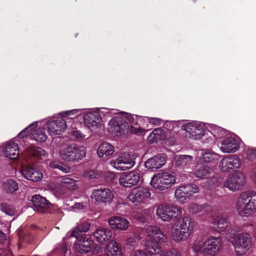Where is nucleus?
I'll return each instance as SVG.
<instances>
[{"mask_svg":"<svg viewBox=\"0 0 256 256\" xmlns=\"http://www.w3.org/2000/svg\"><path fill=\"white\" fill-rule=\"evenodd\" d=\"M222 245L220 236H210L204 240H198L194 242L192 250L196 254L205 256H215L220 250Z\"/></svg>","mask_w":256,"mask_h":256,"instance_id":"obj_1","label":"nucleus"},{"mask_svg":"<svg viewBox=\"0 0 256 256\" xmlns=\"http://www.w3.org/2000/svg\"><path fill=\"white\" fill-rule=\"evenodd\" d=\"M236 208L238 214L242 218L253 215L256 212V191L242 192L237 198Z\"/></svg>","mask_w":256,"mask_h":256,"instance_id":"obj_2","label":"nucleus"},{"mask_svg":"<svg viewBox=\"0 0 256 256\" xmlns=\"http://www.w3.org/2000/svg\"><path fill=\"white\" fill-rule=\"evenodd\" d=\"M226 236L228 240L232 244L236 256H242L245 254L252 246V237L248 232L235 235L232 234L231 232H228Z\"/></svg>","mask_w":256,"mask_h":256,"instance_id":"obj_3","label":"nucleus"},{"mask_svg":"<svg viewBox=\"0 0 256 256\" xmlns=\"http://www.w3.org/2000/svg\"><path fill=\"white\" fill-rule=\"evenodd\" d=\"M86 148L76 144L64 146L58 152L59 156L62 160L70 163L78 162L86 156Z\"/></svg>","mask_w":256,"mask_h":256,"instance_id":"obj_4","label":"nucleus"},{"mask_svg":"<svg viewBox=\"0 0 256 256\" xmlns=\"http://www.w3.org/2000/svg\"><path fill=\"white\" fill-rule=\"evenodd\" d=\"M156 214L158 218L162 222H168L180 216L182 214V210L178 206L162 204L156 207Z\"/></svg>","mask_w":256,"mask_h":256,"instance_id":"obj_5","label":"nucleus"},{"mask_svg":"<svg viewBox=\"0 0 256 256\" xmlns=\"http://www.w3.org/2000/svg\"><path fill=\"white\" fill-rule=\"evenodd\" d=\"M176 182V177L174 173L164 172L154 175L150 184L155 189L164 190L170 188Z\"/></svg>","mask_w":256,"mask_h":256,"instance_id":"obj_6","label":"nucleus"},{"mask_svg":"<svg viewBox=\"0 0 256 256\" xmlns=\"http://www.w3.org/2000/svg\"><path fill=\"white\" fill-rule=\"evenodd\" d=\"M136 154L132 152L120 154L116 160L110 162L112 166L118 170H126L135 164Z\"/></svg>","mask_w":256,"mask_h":256,"instance_id":"obj_7","label":"nucleus"},{"mask_svg":"<svg viewBox=\"0 0 256 256\" xmlns=\"http://www.w3.org/2000/svg\"><path fill=\"white\" fill-rule=\"evenodd\" d=\"M38 122H34L30 124L18 134V138H22L29 136L32 139L37 142H45L47 139V136L44 129V128H36Z\"/></svg>","mask_w":256,"mask_h":256,"instance_id":"obj_8","label":"nucleus"},{"mask_svg":"<svg viewBox=\"0 0 256 256\" xmlns=\"http://www.w3.org/2000/svg\"><path fill=\"white\" fill-rule=\"evenodd\" d=\"M151 193L148 188L138 186L131 190L128 195V199L135 206L145 204L150 198Z\"/></svg>","mask_w":256,"mask_h":256,"instance_id":"obj_9","label":"nucleus"},{"mask_svg":"<svg viewBox=\"0 0 256 256\" xmlns=\"http://www.w3.org/2000/svg\"><path fill=\"white\" fill-rule=\"evenodd\" d=\"M246 184V178L244 174L240 171H236L228 176L224 182V186L232 192L242 189Z\"/></svg>","mask_w":256,"mask_h":256,"instance_id":"obj_10","label":"nucleus"},{"mask_svg":"<svg viewBox=\"0 0 256 256\" xmlns=\"http://www.w3.org/2000/svg\"><path fill=\"white\" fill-rule=\"evenodd\" d=\"M128 128V122L122 118V116L119 115L114 116L110 120L107 128L108 132L113 136L124 134L127 132Z\"/></svg>","mask_w":256,"mask_h":256,"instance_id":"obj_11","label":"nucleus"},{"mask_svg":"<svg viewBox=\"0 0 256 256\" xmlns=\"http://www.w3.org/2000/svg\"><path fill=\"white\" fill-rule=\"evenodd\" d=\"M186 131V136L193 140H200L205 134L206 130L203 124L198 122H188L182 125Z\"/></svg>","mask_w":256,"mask_h":256,"instance_id":"obj_12","label":"nucleus"},{"mask_svg":"<svg viewBox=\"0 0 256 256\" xmlns=\"http://www.w3.org/2000/svg\"><path fill=\"white\" fill-rule=\"evenodd\" d=\"M70 237H74L76 238L74 248L79 253L88 252L93 243L90 237L84 236L79 237V234L76 230H72L67 233L66 238Z\"/></svg>","mask_w":256,"mask_h":256,"instance_id":"obj_13","label":"nucleus"},{"mask_svg":"<svg viewBox=\"0 0 256 256\" xmlns=\"http://www.w3.org/2000/svg\"><path fill=\"white\" fill-rule=\"evenodd\" d=\"M84 125L92 131L94 130L100 126L102 118L98 110L92 109L85 110L83 115Z\"/></svg>","mask_w":256,"mask_h":256,"instance_id":"obj_14","label":"nucleus"},{"mask_svg":"<svg viewBox=\"0 0 256 256\" xmlns=\"http://www.w3.org/2000/svg\"><path fill=\"white\" fill-rule=\"evenodd\" d=\"M240 140L236 136H226L218 144L220 151L223 153H234L240 148Z\"/></svg>","mask_w":256,"mask_h":256,"instance_id":"obj_15","label":"nucleus"},{"mask_svg":"<svg viewBox=\"0 0 256 256\" xmlns=\"http://www.w3.org/2000/svg\"><path fill=\"white\" fill-rule=\"evenodd\" d=\"M47 130L51 136L60 135L67 128L66 122L62 118H50L44 121Z\"/></svg>","mask_w":256,"mask_h":256,"instance_id":"obj_16","label":"nucleus"},{"mask_svg":"<svg viewBox=\"0 0 256 256\" xmlns=\"http://www.w3.org/2000/svg\"><path fill=\"white\" fill-rule=\"evenodd\" d=\"M114 198L113 192L108 188L94 190L91 194L92 200L98 204L111 203Z\"/></svg>","mask_w":256,"mask_h":256,"instance_id":"obj_17","label":"nucleus"},{"mask_svg":"<svg viewBox=\"0 0 256 256\" xmlns=\"http://www.w3.org/2000/svg\"><path fill=\"white\" fill-rule=\"evenodd\" d=\"M145 232L146 235L155 242L164 244L168 241V236L157 226H148L145 229Z\"/></svg>","mask_w":256,"mask_h":256,"instance_id":"obj_18","label":"nucleus"},{"mask_svg":"<svg viewBox=\"0 0 256 256\" xmlns=\"http://www.w3.org/2000/svg\"><path fill=\"white\" fill-rule=\"evenodd\" d=\"M140 174L138 170H134L128 172H123L119 178L120 185L125 188H130L136 185L140 182Z\"/></svg>","mask_w":256,"mask_h":256,"instance_id":"obj_19","label":"nucleus"},{"mask_svg":"<svg viewBox=\"0 0 256 256\" xmlns=\"http://www.w3.org/2000/svg\"><path fill=\"white\" fill-rule=\"evenodd\" d=\"M20 172L25 178L33 182H40L43 178L42 172L32 166H23L21 167Z\"/></svg>","mask_w":256,"mask_h":256,"instance_id":"obj_20","label":"nucleus"},{"mask_svg":"<svg viewBox=\"0 0 256 256\" xmlns=\"http://www.w3.org/2000/svg\"><path fill=\"white\" fill-rule=\"evenodd\" d=\"M102 110H104L106 111L104 112V114L108 116H112L116 114H120L122 118H125L126 120L130 121L132 124H140V122L144 120V118L142 116L138 115H134L126 113L125 112H120L117 109H108L107 108H100Z\"/></svg>","mask_w":256,"mask_h":256,"instance_id":"obj_21","label":"nucleus"},{"mask_svg":"<svg viewBox=\"0 0 256 256\" xmlns=\"http://www.w3.org/2000/svg\"><path fill=\"white\" fill-rule=\"evenodd\" d=\"M108 222L112 229L120 230H126L130 226V222L120 216H112L108 219Z\"/></svg>","mask_w":256,"mask_h":256,"instance_id":"obj_22","label":"nucleus"},{"mask_svg":"<svg viewBox=\"0 0 256 256\" xmlns=\"http://www.w3.org/2000/svg\"><path fill=\"white\" fill-rule=\"evenodd\" d=\"M158 244L152 240H147L144 244L146 254L148 256H163V250Z\"/></svg>","mask_w":256,"mask_h":256,"instance_id":"obj_23","label":"nucleus"},{"mask_svg":"<svg viewBox=\"0 0 256 256\" xmlns=\"http://www.w3.org/2000/svg\"><path fill=\"white\" fill-rule=\"evenodd\" d=\"M166 160L165 155L158 154L148 159L145 162V166L150 170L158 169L165 164Z\"/></svg>","mask_w":256,"mask_h":256,"instance_id":"obj_24","label":"nucleus"},{"mask_svg":"<svg viewBox=\"0 0 256 256\" xmlns=\"http://www.w3.org/2000/svg\"><path fill=\"white\" fill-rule=\"evenodd\" d=\"M4 156L11 159H16L19 154L18 144L13 140L8 142L4 146L3 150Z\"/></svg>","mask_w":256,"mask_h":256,"instance_id":"obj_25","label":"nucleus"},{"mask_svg":"<svg viewBox=\"0 0 256 256\" xmlns=\"http://www.w3.org/2000/svg\"><path fill=\"white\" fill-rule=\"evenodd\" d=\"M32 202L34 210L40 212H44V210L49 207L50 204L46 199L40 195L34 196L32 198Z\"/></svg>","mask_w":256,"mask_h":256,"instance_id":"obj_26","label":"nucleus"},{"mask_svg":"<svg viewBox=\"0 0 256 256\" xmlns=\"http://www.w3.org/2000/svg\"><path fill=\"white\" fill-rule=\"evenodd\" d=\"M220 156L209 150H200L198 152L196 158L200 162L205 163L213 162Z\"/></svg>","mask_w":256,"mask_h":256,"instance_id":"obj_27","label":"nucleus"},{"mask_svg":"<svg viewBox=\"0 0 256 256\" xmlns=\"http://www.w3.org/2000/svg\"><path fill=\"white\" fill-rule=\"evenodd\" d=\"M170 236L172 240L176 242H184L190 236L185 230L180 229L176 224H173L172 226Z\"/></svg>","mask_w":256,"mask_h":256,"instance_id":"obj_28","label":"nucleus"},{"mask_svg":"<svg viewBox=\"0 0 256 256\" xmlns=\"http://www.w3.org/2000/svg\"><path fill=\"white\" fill-rule=\"evenodd\" d=\"M210 224L212 230L218 233L226 231L228 228V218L224 216H219Z\"/></svg>","mask_w":256,"mask_h":256,"instance_id":"obj_29","label":"nucleus"},{"mask_svg":"<svg viewBox=\"0 0 256 256\" xmlns=\"http://www.w3.org/2000/svg\"><path fill=\"white\" fill-rule=\"evenodd\" d=\"M94 238L99 242L108 240L112 236V230L103 227L98 228L93 233Z\"/></svg>","mask_w":256,"mask_h":256,"instance_id":"obj_30","label":"nucleus"},{"mask_svg":"<svg viewBox=\"0 0 256 256\" xmlns=\"http://www.w3.org/2000/svg\"><path fill=\"white\" fill-rule=\"evenodd\" d=\"M106 254L107 256H122V247L116 240H110L106 248Z\"/></svg>","mask_w":256,"mask_h":256,"instance_id":"obj_31","label":"nucleus"},{"mask_svg":"<svg viewBox=\"0 0 256 256\" xmlns=\"http://www.w3.org/2000/svg\"><path fill=\"white\" fill-rule=\"evenodd\" d=\"M77 181L74 179L66 177L64 178L60 182V184H57L54 186V190L58 192L60 194L64 193L62 190H60L59 187L62 186H64L70 190H76L78 188V185L77 184Z\"/></svg>","mask_w":256,"mask_h":256,"instance_id":"obj_32","label":"nucleus"},{"mask_svg":"<svg viewBox=\"0 0 256 256\" xmlns=\"http://www.w3.org/2000/svg\"><path fill=\"white\" fill-rule=\"evenodd\" d=\"M180 228L182 229L190 236L195 225L194 222L188 216H183L178 220Z\"/></svg>","mask_w":256,"mask_h":256,"instance_id":"obj_33","label":"nucleus"},{"mask_svg":"<svg viewBox=\"0 0 256 256\" xmlns=\"http://www.w3.org/2000/svg\"><path fill=\"white\" fill-rule=\"evenodd\" d=\"M168 138L167 132L162 128H156L150 134L148 140L150 142H154L160 140L166 139Z\"/></svg>","mask_w":256,"mask_h":256,"instance_id":"obj_34","label":"nucleus"},{"mask_svg":"<svg viewBox=\"0 0 256 256\" xmlns=\"http://www.w3.org/2000/svg\"><path fill=\"white\" fill-rule=\"evenodd\" d=\"M114 152V146L107 142L101 144L97 150V154L100 158H102L104 156H111Z\"/></svg>","mask_w":256,"mask_h":256,"instance_id":"obj_35","label":"nucleus"},{"mask_svg":"<svg viewBox=\"0 0 256 256\" xmlns=\"http://www.w3.org/2000/svg\"><path fill=\"white\" fill-rule=\"evenodd\" d=\"M227 135V132L224 128L216 126L213 127L211 132L206 131V136L211 140H213V138H224Z\"/></svg>","mask_w":256,"mask_h":256,"instance_id":"obj_36","label":"nucleus"},{"mask_svg":"<svg viewBox=\"0 0 256 256\" xmlns=\"http://www.w3.org/2000/svg\"><path fill=\"white\" fill-rule=\"evenodd\" d=\"M203 210H205L207 212H212V208L207 204L200 205L192 203L188 206V210L189 212L192 214H196L202 211Z\"/></svg>","mask_w":256,"mask_h":256,"instance_id":"obj_37","label":"nucleus"},{"mask_svg":"<svg viewBox=\"0 0 256 256\" xmlns=\"http://www.w3.org/2000/svg\"><path fill=\"white\" fill-rule=\"evenodd\" d=\"M176 164L182 166H187L192 162V157L189 155L176 156L174 158Z\"/></svg>","mask_w":256,"mask_h":256,"instance_id":"obj_38","label":"nucleus"},{"mask_svg":"<svg viewBox=\"0 0 256 256\" xmlns=\"http://www.w3.org/2000/svg\"><path fill=\"white\" fill-rule=\"evenodd\" d=\"M186 192V190L184 184L178 186L175 190V198L180 203H184L186 198L188 197Z\"/></svg>","mask_w":256,"mask_h":256,"instance_id":"obj_39","label":"nucleus"},{"mask_svg":"<svg viewBox=\"0 0 256 256\" xmlns=\"http://www.w3.org/2000/svg\"><path fill=\"white\" fill-rule=\"evenodd\" d=\"M3 186L8 193H12L18 189V184L14 180L8 179L3 182Z\"/></svg>","mask_w":256,"mask_h":256,"instance_id":"obj_40","label":"nucleus"},{"mask_svg":"<svg viewBox=\"0 0 256 256\" xmlns=\"http://www.w3.org/2000/svg\"><path fill=\"white\" fill-rule=\"evenodd\" d=\"M30 154L40 159H44L46 157L47 154L45 150L38 147H30L28 149Z\"/></svg>","mask_w":256,"mask_h":256,"instance_id":"obj_41","label":"nucleus"},{"mask_svg":"<svg viewBox=\"0 0 256 256\" xmlns=\"http://www.w3.org/2000/svg\"><path fill=\"white\" fill-rule=\"evenodd\" d=\"M230 170L239 168L242 165L240 158L236 154L228 155Z\"/></svg>","mask_w":256,"mask_h":256,"instance_id":"obj_42","label":"nucleus"},{"mask_svg":"<svg viewBox=\"0 0 256 256\" xmlns=\"http://www.w3.org/2000/svg\"><path fill=\"white\" fill-rule=\"evenodd\" d=\"M210 173V168L207 166H204L196 170L194 172V175L197 178L202 179L206 178Z\"/></svg>","mask_w":256,"mask_h":256,"instance_id":"obj_43","label":"nucleus"},{"mask_svg":"<svg viewBox=\"0 0 256 256\" xmlns=\"http://www.w3.org/2000/svg\"><path fill=\"white\" fill-rule=\"evenodd\" d=\"M229 164V158H228V156H222V158L218 164V167L221 172H228L230 170Z\"/></svg>","mask_w":256,"mask_h":256,"instance_id":"obj_44","label":"nucleus"},{"mask_svg":"<svg viewBox=\"0 0 256 256\" xmlns=\"http://www.w3.org/2000/svg\"><path fill=\"white\" fill-rule=\"evenodd\" d=\"M90 224L85 220L80 221L76 225V228L73 230H76V232H88L90 228Z\"/></svg>","mask_w":256,"mask_h":256,"instance_id":"obj_45","label":"nucleus"},{"mask_svg":"<svg viewBox=\"0 0 256 256\" xmlns=\"http://www.w3.org/2000/svg\"><path fill=\"white\" fill-rule=\"evenodd\" d=\"M244 153L248 160L252 161L256 159V148L246 146L244 149Z\"/></svg>","mask_w":256,"mask_h":256,"instance_id":"obj_46","label":"nucleus"},{"mask_svg":"<svg viewBox=\"0 0 256 256\" xmlns=\"http://www.w3.org/2000/svg\"><path fill=\"white\" fill-rule=\"evenodd\" d=\"M184 186L186 190V193L188 197L198 192L199 189L197 186L195 184H184Z\"/></svg>","mask_w":256,"mask_h":256,"instance_id":"obj_47","label":"nucleus"},{"mask_svg":"<svg viewBox=\"0 0 256 256\" xmlns=\"http://www.w3.org/2000/svg\"><path fill=\"white\" fill-rule=\"evenodd\" d=\"M2 211L7 215L12 216L15 214V209L13 206L4 203L2 206Z\"/></svg>","mask_w":256,"mask_h":256,"instance_id":"obj_48","label":"nucleus"},{"mask_svg":"<svg viewBox=\"0 0 256 256\" xmlns=\"http://www.w3.org/2000/svg\"><path fill=\"white\" fill-rule=\"evenodd\" d=\"M82 109H74L62 112L59 114V115L62 117H72L82 110Z\"/></svg>","mask_w":256,"mask_h":256,"instance_id":"obj_49","label":"nucleus"},{"mask_svg":"<svg viewBox=\"0 0 256 256\" xmlns=\"http://www.w3.org/2000/svg\"><path fill=\"white\" fill-rule=\"evenodd\" d=\"M100 174L97 171L90 170L84 172V176L86 178H96L100 176Z\"/></svg>","mask_w":256,"mask_h":256,"instance_id":"obj_50","label":"nucleus"},{"mask_svg":"<svg viewBox=\"0 0 256 256\" xmlns=\"http://www.w3.org/2000/svg\"><path fill=\"white\" fill-rule=\"evenodd\" d=\"M178 122L176 121H166L164 124V127L168 131L171 130L174 128L175 126H177Z\"/></svg>","mask_w":256,"mask_h":256,"instance_id":"obj_51","label":"nucleus"},{"mask_svg":"<svg viewBox=\"0 0 256 256\" xmlns=\"http://www.w3.org/2000/svg\"><path fill=\"white\" fill-rule=\"evenodd\" d=\"M144 120L154 126L160 125L162 123V120L156 118L144 117Z\"/></svg>","mask_w":256,"mask_h":256,"instance_id":"obj_52","label":"nucleus"},{"mask_svg":"<svg viewBox=\"0 0 256 256\" xmlns=\"http://www.w3.org/2000/svg\"><path fill=\"white\" fill-rule=\"evenodd\" d=\"M138 240V238L135 236H131L126 240V246L134 247L136 245Z\"/></svg>","mask_w":256,"mask_h":256,"instance_id":"obj_53","label":"nucleus"},{"mask_svg":"<svg viewBox=\"0 0 256 256\" xmlns=\"http://www.w3.org/2000/svg\"><path fill=\"white\" fill-rule=\"evenodd\" d=\"M72 136L78 139H82L84 138V135L79 130H74L72 132Z\"/></svg>","mask_w":256,"mask_h":256,"instance_id":"obj_54","label":"nucleus"},{"mask_svg":"<svg viewBox=\"0 0 256 256\" xmlns=\"http://www.w3.org/2000/svg\"><path fill=\"white\" fill-rule=\"evenodd\" d=\"M164 256H180V255L178 251L175 250H170L166 252Z\"/></svg>","mask_w":256,"mask_h":256,"instance_id":"obj_55","label":"nucleus"},{"mask_svg":"<svg viewBox=\"0 0 256 256\" xmlns=\"http://www.w3.org/2000/svg\"><path fill=\"white\" fill-rule=\"evenodd\" d=\"M132 256H146V252L142 250H136L133 252Z\"/></svg>","mask_w":256,"mask_h":256,"instance_id":"obj_56","label":"nucleus"},{"mask_svg":"<svg viewBox=\"0 0 256 256\" xmlns=\"http://www.w3.org/2000/svg\"><path fill=\"white\" fill-rule=\"evenodd\" d=\"M58 169L60 170H62V172H63L65 173H68L70 172V167L67 166L60 165Z\"/></svg>","mask_w":256,"mask_h":256,"instance_id":"obj_57","label":"nucleus"},{"mask_svg":"<svg viewBox=\"0 0 256 256\" xmlns=\"http://www.w3.org/2000/svg\"><path fill=\"white\" fill-rule=\"evenodd\" d=\"M49 166L51 168H58L60 166V165L58 164V162L55 161H52V162H50Z\"/></svg>","mask_w":256,"mask_h":256,"instance_id":"obj_58","label":"nucleus"},{"mask_svg":"<svg viewBox=\"0 0 256 256\" xmlns=\"http://www.w3.org/2000/svg\"><path fill=\"white\" fill-rule=\"evenodd\" d=\"M6 240V236L3 232H0V243Z\"/></svg>","mask_w":256,"mask_h":256,"instance_id":"obj_59","label":"nucleus"},{"mask_svg":"<svg viewBox=\"0 0 256 256\" xmlns=\"http://www.w3.org/2000/svg\"><path fill=\"white\" fill-rule=\"evenodd\" d=\"M252 178L254 182L256 185V170L253 172L252 174Z\"/></svg>","mask_w":256,"mask_h":256,"instance_id":"obj_60","label":"nucleus"},{"mask_svg":"<svg viewBox=\"0 0 256 256\" xmlns=\"http://www.w3.org/2000/svg\"><path fill=\"white\" fill-rule=\"evenodd\" d=\"M74 207L77 209H82L84 207V206L80 203H76L74 204Z\"/></svg>","mask_w":256,"mask_h":256,"instance_id":"obj_61","label":"nucleus"},{"mask_svg":"<svg viewBox=\"0 0 256 256\" xmlns=\"http://www.w3.org/2000/svg\"><path fill=\"white\" fill-rule=\"evenodd\" d=\"M102 251V248L100 246H96L94 250V252H96V254H98Z\"/></svg>","mask_w":256,"mask_h":256,"instance_id":"obj_62","label":"nucleus"},{"mask_svg":"<svg viewBox=\"0 0 256 256\" xmlns=\"http://www.w3.org/2000/svg\"><path fill=\"white\" fill-rule=\"evenodd\" d=\"M62 247V252H63L65 253L67 251V248H66V246L64 244H63Z\"/></svg>","mask_w":256,"mask_h":256,"instance_id":"obj_63","label":"nucleus"},{"mask_svg":"<svg viewBox=\"0 0 256 256\" xmlns=\"http://www.w3.org/2000/svg\"><path fill=\"white\" fill-rule=\"evenodd\" d=\"M130 130L134 132H138L137 130H136V128H134V127L130 128Z\"/></svg>","mask_w":256,"mask_h":256,"instance_id":"obj_64","label":"nucleus"}]
</instances>
